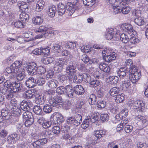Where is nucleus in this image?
I'll list each match as a JSON object with an SVG mask.
<instances>
[{
	"mask_svg": "<svg viewBox=\"0 0 148 148\" xmlns=\"http://www.w3.org/2000/svg\"><path fill=\"white\" fill-rule=\"evenodd\" d=\"M78 63L76 61H72L70 62L66 69V75L69 79H72L74 82L77 83H81L83 79V74H79L74 75L76 72V68L78 66Z\"/></svg>",
	"mask_w": 148,
	"mask_h": 148,
	"instance_id": "1",
	"label": "nucleus"
},
{
	"mask_svg": "<svg viewBox=\"0 0 148 148\" xmlns=\"http://www.w3.org/2000/svg\"><path fill=\"white\" fill-rule=\"evenodd\" d=\"M46 95L49 97L50 99L49 100V104L52 105L53 106H56L59 105L60 103L62 101V98L60 96L57 97L56 98L54 96L56 94L55 91L53 90H50L47 91L45 93Z\"/></svg>",
	"mask_w": 148,
	"mask_h": 148,
	"instance_id": "2",
	"label": "nucleus"
},
{
	"mask_svg": "<svg viewBox=\"0 0 148 148\" xmlns=\"http://www.w3.org/2000/svg\"><path fill=\"white\" fill-rule=\"evenodd\" d=\"M135 66L131 67L130 70L129 79L133 83H135L137 82L140 78L141 74L139 72H138Z\"/></svg>",
	"mask_w": 148,
	"mask_h": 148,
	"instance_id": "3",
	"label": "nucleus"
},
{
	"mask_svg": "<svg viewBox=\"0 0 148 148\" xmlns=\"http://www.w3.org/2000/svg\"><path fill=\"white\" fill-rule=\"evenodd\" d=\"M119 30L117 28H112L110 29L106 34L105 36L107 40H117L116 38L118 35Z\"/></svg>",
	"mask_w": 148,
	"mask_h": 148,
	"instance_id": "4",
	"label": "nucleus"
},
{
	"mask_svg": "<svg viewBox=\"0 0 148 148\" xmlns=\"http://www.w3.org/2000/svg\"><path fill=\"white\" fill-rule=\"evenodd\" d=\"M7 83V88H10L14 93L20 91L23 88V85L21 83L11 82L8 81Z\"/></svg>",
	"mask_w": 148,
	"mask_h": 148,
	"instance_id": "5",
	"label": "nucleus"
},
{
	"mask_svg": "<svg viewBox=\"0 0 148 148\" xmlns=\"http://www.w3.org/2000/svg\"><path fill=\"white\" fill-rule=\"evenodd\" d=\"M21 65V63L18 61H16L12 64L9 67L6 68L5 71L8 73H16L20 70V68Z\"/></svg>",
	"mask_w": 148,
	"mask_h": 148,
	"instance_id": "6",
	"label": "nucleus"
},
{
	"mask_svg": "<svg viewBox=\"0 0 148 148\" xmlns=\"http://www.w3.org/2000/svg\"><path fill=\"white\" fill-rule=\"evenodd\" d=\"M33 106L32 102L28 100L27 101L23 100L20 103V107L21 109L23 111H29Z\"/></svg>",
	"mask_w": 148,
	"mask_h": 148,
	"instance_id": "7",
	"label": "nucleus"
},
{
	"mask_svg": "<svg viewBox=\"0 0 148 148\" xmlns=\"http://www.w3.org/2000/svg\"><path fill=\"white\" fill-rule=\"evenodd\" d=\"M25 69H26V70L28 74L31 75H36L37 65L34 62L29 63L26 67L24 66Z\"/></svg>",
	"mask_w": 148,
	"mask_h": 148,
	"instance_id": "8",
	"label": "nucleus"
},
{
	"mask_svg": "<svg viewBox=\"0 0 148 148\" xmlns=\"http://www.w3.org/2000/svg\"><path fill=\"white\" fill-rule=\"evenodd\" d=\"M106 1L108 4H112V6L116 5L118 6L121 5H127L125 0H106Z\"/></svg>",
	"mask_w": 148,
	"mask_h": 148,
	"instance_id": "9",
	"label": "nucleus"
},
{
	"mask_svg": "<svg viewBox=\"0 0 148 148\" xmlns=\"http://www.w3.org/2000/svg\"><path fill=\"white\" fill-rule=\"evenodd\" d=\"M120 27L122 30L126 32L129 34L132 32L133 28L132 26L130 24L125 23L121 25Z\"/></svg>",
	"mask_w": 148,
	"mask_h": 148,
	"instance_id": "10",
	"label": "nucleus"
},
{
	"mask_svg": "<svg viewBox=\"0 0 148 148\" xmlns=\"http://www.w3.org/2000/svg\"><path fill=\"white\" fill-rule=\"evenodd\" d=\"M135 109L138 108L141 111H143L145 108V104L142 100H137L135 101L133 104Z\"/></svg>",
	"mask_w": 148,
	"mask_h": 148,
	"instance_id": "11",
	"label": "nucleus"
},
{
	"mask_svg": "<svg viewBox=\"0 0 148 148\" xmlns=\"http://www.w3.org/2000/svg\"><path fill=\"white\" fill-rule=\"evenodd\" d=\"M118 76L121 79L125 77H127L130 72L126 70L125 68H121L117 72Z\"/></svg>",
	"mask_w": 148,
	"mask_h": 148,
	"instance_id": "12",
	"label": "nucleus"
},
{
	"mask_svg": "<svg viewBox=\"0 0 148 148\" xmlns=\"http://www.w3.org/2000/svg\"><path fill=\"white\" fill-rule=\"evenodd\" d=\"M116 53L114 52H111L108 54L106 56L103 55V59L106 62H109L116 59Z\"/></svg>",
	"mask_w": 148,
	"mask_h": 148,
	"instance_id": "13",
	"label": "nucleus"
},
{
	"mask_svg": "<svg viewBox=\"0 0 148 148\" xmlns=\"http://www.w3.org/2000/svg\"><path fill=\"white\" fill-rule=\"evenodd\" d=\"M36 82V79L32 77H31L26 80L25 84L27 87L32 88L34 87Z\"/></svg>",
	"mask_w": 148,
	"mask_h": 148,
	"instance_id": "14",
	"label": "nucleus"
},
{
	"mask_svg": "<svg viewBox=\"0 0 148 148\" xmlns=\"http://www.w3.org/2000/svg\"><path fill=\"white\" fill-rule=\"evenodd\" d=\"M25 69L24 66H22L20 68V70L16 73V78L18 80H22L25 77Z\"/></svg>",
	"mask_w": 148,
	"mask_h": 148,
	"instance_id": "15",
	"label": "nucleus"
},
{
	"mask_svg": "<svg viewBox=\"0 0 148 148\" xmlns=\"http://www.w3.org/2000/svg\"><path fill=\"white\" fill-rule=\"evenodd\" d=\"M136 119L142 123V126L143 127L146 126L148 124V121L144 116H138L136 117Z\"/></svg>",
	"mask_w": 148,
	"mask_h": 148,
	"instance_id": "16",
	"label": "nucleus"
},
{
	"mask_svg": "<svg viewBox=\"0 0 148 148\" xmlns=\"http://www.w3.org/2000/svg\"><path fill=\"white\" fill-rule=\"evenodd\" d=\"M74 91L75 94L80 95L83 94L84 92L83 87L81 85H77L74 87Z\"/></svg>",
	"mask_w": 148,
	"mask_h": 148,
	"instance_id": "17",
	"label": "nucleus"
},
{
	"mask_svg": "<svg viewBox=\"0 0 148 148\" xmlns=\"http://www.w3.org/2000/svg\"><path fill=\"white\" fill-rule=\"evenodd\" d=\"M66 7L64 4L60 3L58 4V11L59 14L62 15L64 14L66 11Z\"/></svg>",
	"mask_w": 148,
	"mask_h": 148,
	"instance_id": "18",
	"label": "nucleus"
},
{
	"mask_svg": "<svg viewBox=\"0 0 148 148\" xmlns=\"http://www.w3.org/2000/svg\"><path fill=\"white\" fill-rule=\"evenodd\" d=\"M45 2L43 0H38L37 1L36 10L38 12L41 11L44 7Z\"/></svg>",
	"mask_w": 148,
	"mask_h": 148,
	"instance_id": "19",
	"label": "nucleus"
},
{
	"mask_svg": "<svg viewBox=\"0 0 148 148\" xmlns=\"http://www.w3.org/2000/svg\"><path fill=\"white\" fill-rule=\"evenodd\" d=\"M21 109L19 107L12 106L11 111L12 114H14L15 116H19L21 113Z\"/></svg>",
	"mask_w": 148,
	"mask_h": 148,
	"instance_id": "20",
	"label": "nucleus"
},
{
	"mask_svg": "<svg viewBox=\"0 0 148 148\" xmlns=\"http://www.w3.org/2000/svg\"><path fill=\"white\" fill-rule=\"evenodd\" d=\"M58 81L56 79H53L47 82L48 87L51 88H56L58 85Z\"/></svg>",
	"mask_w": 148,
	"mask_h": 148,
	"instance_id": "21",
	"label": "nucleus"
},
{
	"mask_svg": "<svg viewBox=\"0 0 148 148\" xmlns=\"http://www.w3.org/2000/svg\"><path fill=\"white\" fill-rule=\"evenodd\" d=\"M106 134L105 131L102 130H97L94 131L93 134L97 139L103 137Z\"/></svg>",
	"mask_w": 148,
	"mask_h": 148,
	"instance_id": "22",
	"label": "nucleus"
},
{
	"mask_svg": "<svg viewBox=\"0 0 148 148\" xmlns=\"http://www.w3.org/2000/svg\"><path fill=\"white\" fill-rule=\"evenodd\" d=\"M18 5L19 8V9L21 10V12H26V10L28 8V6L25 2H18Z\"/></svg>",
	"mask_w": 148,
	"mask_h": 148,
	"instance_id": "23",
	"label": "nucleus"
},
{
	"mask_svg": "<svg viewBox=\"0 0 148 148\" xmlns=\"http://www.w3.org/2000/svg\"><path fill=\"white\" fill-rule=\"evenodd\" d=\"M24 36L26 38L24 40L25 41L29 42L33 40L34 39L33 33L32 32H25L24 33Z\"/></svg>",
	"mask_w": 148,
	"mask_h": 148,
	"instance_id": "24",
	"label": "nucleus"
},
{
	"mask_svg": "<svg viewBox=\"0 0 148 148\" xmlns=\"http://www.w3.org/2000/svg\"><path fill=\"white\" fill-rule=\"evenodd\" d=\"M90 123H95L98 121V117L97 113H94L91 116H87L86 117Z\"/></svg>",
	"mask_w": 148,
	"mask_h": 148,
	"instance_id": "25",
	"label": "nucleus"
},
{
	"mask_svg": "<svg viewBox=\"0 0 148 148\" xmlns=\"http://www.w3.org/2000/svg\"><path fill=\"white\" fill-rule=\"evenodd\" d=\"M56 12V8L55 6L53 5L49 7L47 13L49 16L52 18L55 16Z\"/></svg>",
	"mask_w": 148,
	"mask_h": 148,
	"instance_id": "26",
	"label": "nucleus"
},
{
	"mask_svg": "<svg viewBox=\"0 0 148 148\" xmlns=\"http://www.w3.org/2000/svg\"><path fill=\"white\" fill-rule=\"evenodd\" d=\"M66 8L68 11L69 12V14L71 15L75 11L74 4L70 2L68 3L66 5Z\"/></svg>",
	"mask_w": 148,
	"mask_h": 148,
	"instance_id": "27",
	"label": "nucleus"
},
{
	"mask_svg": "<svg viewBox=\"0 0 148 148\" xmlns=\"http://www.w3.org/2000/svg\"><path fill=\"white\" fill-rule=\"evenodd\" d=\"M11 114L8 110H3L1 111V115L4 118V119L8 120L11 118Z\"/></svg>",
	"mask_w": 148,
	"mask_h": 148,
	"instance_id": "28",
	"label": "nucleus"
},
{
	"mask_svg": "<svg viewBox=\"0 0 148 148\" xmlns=\"http://www.w3.org/2000/svg\"><path fill=\"white\" fill-rule=\"evenodd\" d=\"M43 95H37L36 96L35 99L36 103L37 104L41 105L44 102Z\"/></svg>",
	"mask_w": 148,
	"mask_h": 148,
	"instance_id": "29",
	"label": "nucleus"
},
{
	"mask_svg": "<svg viewBox=\"0 0 148 148\" xmlns=\"http://www.w3.org/2000/svg\"><path fill=\"white\" fill-rule=\"evenodd\" d=\"M43 19L40 16H36L32 19V22L35 25H39L43 22Z\"/></svg>",
	"mask_w": 148,
	"mask_h": 148,
	"instance_id": "30",
	"label": "nucleus"
},
{
	"mask_svg": "<svg viewBox=\"0 0 148 148\" xmlns=\"http://www.w3.org/2000/svg\"><path fill=\"white\" fill-rule=\"evenodd\" d=\"M99 68L101 71L105 72H109L110 70L109 66L104 63H101L99 65Z\"/></svg>",
	"mask_w": 148,
	"mask_h": 148,
	"instance_id": "31",
	"label": "nucleus"
},
{
	"mask_svg": "<svg viewBox=\"0 0 148 148\" xmlns=\"http://www.w3.org/2000/svg\"><path fill=\"white\" fill-rule=\"evenodd\" d=\"M120 89L118 87H115L111 89L109 91L110 94L112 96H116L119 93Z\"/></svg>",
	"mask_w": 148,
	"mask_h": 148,
	"instance_id": "32",
	"label": "nucleus"
},
{
	"mask_svg": "<svg viewBox=\"0 0 148 148\" xmlns=\"http://www.w3.org/2000/svg\"><path fill=\"white\" fill-rule=\"evenodd\" d=\"M74 8L75 11L76 10V11H78V15H81L83 12L81 3L78 2L76 3L75 5L74 4Z\"/></svg>",
	"mask_w": 148,
	"mask_h": 148,
	"instance_id": "33",
	"label": "nucleus"
},
{
	"mask_svg": "<svg viewBox=\"0 0 148 148\" xmlns=\"http://www.w3.org/2000/svg\"><path fill=\"white\" fill-rule=\"evenodd\" d=\"M130 85V81L126 80L123 81L121 86L122 89L124 90H127Z\"/></svg>",
	"mask_w": 148,
	"mask_h": 148,
	"instance_id": "34",
	"label": "nucleus"
},
{
	"mask_svg": "<svg viewBox=\"0 0 148 148\" xmlns=\"http://www.w3.org/2000/svg\"><path fill=\"white\" fill-rule=\"evenodd\" d=\"M23 114V117L24 119H34L32 113L28 111H25Z\"/></svg>",
	"mask_w": 148,
	"mask_h": 148,
	"instance_id": "35",
	"label": "nucleus"
},
{
	"mask_svg": "<svg viewBox=\"0 0 148 148\" xmlns=\"http://www.w3.org/2000/svg\"><path fill=\"white\" fill-rule=\"evenodd\" d=\"M34 94L32 90H29L25 91L23 94V96L25 98L30 99L32 98Z\"/></svg>",
	"mask_w": 148,
	"mask_h": 148,
	"instance_id": "36",
	"label": "nucleus"
},
{
	"mask_svg": "<svg viewBox=\"0 0 148 148\" xmlns=\"http://www.w3.org/2000/svg\"><path fill=\"white\" fill-rule=\"evenodd\" d=\"M54 60V59L52 57H46L41 59V61L45 64H48L52 63Z\"/></svg>",
	"mask_w": 148,
	"mask_h": 148,
	"instance_id": "37",
	"label": "nucleus"
},
{
	"mask_svg": "<svg viewBox=\"0 0 148 148\" xmlns=\"http://www.w3.org/2000/svg\"><path fill=\"white\" fill-rule=\"evenodd\" d=\"M124 95L122 93L117 95L115 98V102L117 103L122 102L124 99Z\"/></svg>",
	"mask_w": 148,
	"mask_h": 148,
	"instance_id": "38",
	"label": "nucleus"
},
{
	"mask_svg": "<svg viewBox=\"0 0 148 148\" xmlns=\"http://www.w3.org/2000/svg\"><path fill=\"white\" fill-rule=\"evenodd\" d=\"M65 43V46L67 49H73L76 47V42H66Z\"/></svg>",
	"mask_w": 148,
	"mask_h": 148,
	"instance_id": "39",
	"label": "nucleus"
},
{
	"mask_svg": "<svg viewBox=\"0 0 148 148\" xmlns=\"http://www.w3.org/2000/svg\"><path fill=\"white\" fill-rule=\"evenodd\" d=\"M33 111L35 114L37 115H41L43 112L42 108L38 106H34L33 108Z\"/></svg>",
	"mask_w": 148,
	"mask_h": 148,
	"instance_id": "40",
	"label": "nucleus"
},
{
	"mask_svg": "<svg viewBox=\"0 0 148 148\" xmlns=\"http://www.w3.org/2000/svg\"><path fill=\"white\" fill-rule=\"evenodd\" d=\"M55 116L56 118L55 119L58 124H60L64 121V119L61 114L57 113Z\"/></svg>",
	"mask_w": 148,
	"mask_h": 148,
	"instance_id": "41",
	"label": "nucleus"
},
{
	"mask_svg": "<svg viewBox=\"0 0 148 148\" xmlns=\"http://www.w3.org/2000/svg\"><path fill=\"white\" fill-rule=\"evenodd\" d=\"M66 86H60L58 87L56 89V92L59 94H65L66 93Z\"/></svg>",
	"mask_w": 148,
	"mask_h": 148,
	"instance_id": "42",
	"label": "nucleus"
},
{
	"mask_svg": "<svg viewBox=\"0 0 148 148\" xmlns=\"http://www.w3.org/2000/svg\"><path fill=\"white\" fill-rule=\"evenodd\" d=\"M134 22L138 26L143 25L145 22L144 19L140 17L136 18H135Z\"/></svg>",
	"mask_w": 148,
	"mask_h": 148,
	"instance_id": "43",
	"label": "nucleus"
},
{
	"mask_svg": "<svg viewBox=\"0 0 148 148\" xmlns=\"http://www.w3.org/2000/svg\"><path fill=\"white\" fill-rule=\"evenodd\" d=\"M44 38H48L56 34L55 31H54L49 30L48 29L46 31L44 34H43Z\"/></svg>",
	"mask_w": 148,
	"mask_h": 148,
	"instance_id": "44",
	"label": "nucleus"
},
{
	"mask_svg": "<svg viewBox=\"0 0 148 148\" xmlns=\"http://www.w3.org/2000/svg\"><path fill=\"white\" fill-rule=\"evenodd\" d=\"M75 125L78 126L79 125L82 121V116L80 114L76 115L74 117Z\"/></svg>",
	"mask_w": 148,
	"mask_h": 148,
	"instance_id": "45",
	"label": "nucleus"
},
{
	"mask_svg": "<svg viewBox=\"0 0 148 148\" xmlns=\"http://www.w3.org/2000/svg\"><path fill=\"white\" fill-rule=\"evenodd\" d=\"M19 17L22 21H26L28 20L29 15L26 14L25 12H22L19 15Z\"/></svg>",
	"mask_w": 148,
	"mask_h": 148,
	"instance_id": "46",
	"label": "nucleus"
},
{
	"mask_svg": "<svg viewBox=\"0 0 148 148\" xmlns=\"http://www.w3.org/2000/svg\"><path fill=\"white\" fill-rule=\"evenodd\" d=\"M50 104H46L44 105L43 110L44 111L47 113H50L52 110V107Z\"/></svg>",
	"mask_w": 148,
	"mask_h": 148,
	"instance_id": "47",
	"label": "nucleus"
},
{
	"mask_svg": "<svg viewBox=\"0 0 148 148\" xmlns=\"http://www.w3.org/2000/svg\"><path fill=\"white\" fill-rule=\"evenodd\" d=\"M83 3L84 5L91 7L95 3V0H83Z\"/></svg>",
	"mask_w": 148,
	"mask_h": 148,
	"instance_id": "48",
	"label": "nucleus"
},
{
	"mask_svg": "<svg viewBox=\"0 0 148 148\" xmlns=\"http://www.w3.org/2000/svg\"><path fill=\"white\" fill-rule=\"evenodd\" d=\"M56 62L58 64H60L63 67L64 65H66L68 64L67 60L63 58H60L57 59Z\"/></svg>",
	"mask_w": 148,
	"mask_h": 148,
	"instance_id": "49",
	"label": "nucleus"
},
{
	"mask_svg": "<svg viewBox=\"0 0 148 148\" xmlns=\"http://www.w3.org/2000/svg\"><path fill=\"white\" fill-rule=\"evenodd\" d=\"M120 38L122 42L125 43H127L129 40L128 36L124 34H122L121 35Z\"/></svg>",
	"mask_w": 148,
	"mask_h": 148,
	"instance_id": "50",
	"label": "nucleus"
},
{
	"mask_svg": "<svg viewBox=\"0 0 148 148\" xmlns=\"http://www.w3.org/2000/svg\"><path fill=\"white\" fill-rule=\"evenodd\" d=\"M96 96L94 94L91 95L88 100L89 103L91 105L95 104L96 101Z\"/></svg>",
	"mask_w": 148,
	"mask_h": 148,
	"instance_id": "51",
	"label": "nucleus"
},
{
	"mask_svg": "<svg viewBox=\"0 0 148 148\" xmlns=\"http://www.w3.org/2000/svg\"><path fill=\"white\" fill-rule=\"evenodd\" d=\"M13 24L16 28H21L24 27V24L22 22L18 21L13 23Z\"/></svg>",
	"mask_w": 148,
	"mask_h": 148,
	"instance_id": "52",
	"label": "nucleus"
},
{
	"mask_svg": "<svg viewBox=\"0 0 148 148\" xmlns=\"http://www.w3.org/2000/svg\"><path fill=\"white\" fill-rule=\"evenodd\" d=\"M37 69L36 71V74H44L46 71L45 68L42 66H40L38 67L37 66Z\"/></svg>",
	"mask_w": 148,
	"mask_h": 148,
	"instance_id": "53",
	"label": "nucleus"
},
{
	"mask_svg": "<svg viewBox=\"0 0 148 148\" xmlns=\"http://www.w3.org/2000/svg\"><path fill=\"white\" fill-rule=\"evenodd\" d=\"M119 78L116 76H112L109 77V80L111 84H116L118 81Z\"/></svg>",
	"mask_w": 148,
	"mask_h": 148,
	"instance_id": "54",
	"label": "nucleus"
},
{
	"mask_svg": "<svg viewBox=\"0 0 148 148\" xmlns=\"http://www.w3.org/2000/svg\"><path fill=\"white\" fill-rule=\"evenodd\" d=\"M90 124V123L86 118L83 122L82 123L81 125V127L82 128L85 129L87 128L89 126V124Z\"/></svg>",
	"mask_w": 148,
	"mask_h": 148,
	"instance_id": "55",
	"label": "nucleus"
},
{
	"mask_svg": "<svg viewBox=\"0 0 148 148\" xmlns=\"http://www.w3.org/2000/svg\"><path fill=\"white\" fill-rule=\"evenodd\" d=\"M63 69V66H61L60 64H58L56 62L55 64V66L54 68V69L55 71H56V72H61Z\"/></svg>",
	"mask_w": 148,
	"mask_h": 148,
	"instance_id": "56",
	"label": "nucleus"
},
{
	"mask_svg": "<svg viewBox=\"0 0 148 148\" xmlns=\"http://www.w3.org/2000/svg\"><path fill=\"white\" fill-rule=\"evenodd\" d=\"M14 92L12 91L10 89V90H8L6 94V98L8 100H10L11 99L13 98L14 96L13 94Z\"/></svg>",
	"mask_w": 148,
	"mask_h": 148,
	"instance_id": "57",
	"label": "nucleus"
},
{
	"mask_svg": "<svg viewBox=\"0 0 148 148\" xmlns=\"http://www.w3.org/2000/svg\"><path fill=\"white\" fill-rule=\"evenodd\" d=\"M49 28L48 27L45 26H40L38 29H36V32H46Z\"/></svg>",
	"mask_w": 148,
	"mask_h": 148,
	"instance_id": "58",
	"label": "nucleus"
},
{
	"mask_svg": "<svg viewBox=\"0 0 148 148\" xmlns=\"http://www.w3.org/2000/svg\"><path fill=\"white\" fill-rule=\"evenodd\" d=\"M106 105V102L102 100L99 101L97 103V107L99 108H102L105 107Z\"/></svg>",
	"mask_w": 148,
	"mask_h": 148,
	"instance_id": "59",
	"label": "nucleus"
},
{
	"mask_svg": "<svg viewBox=\"0 0 148 148\" xmlns=\"http://www.w3.org/2000/svg\"><path fill=\"white\" fill-rule=\"evenodd\" d=\"M133 130V127L132 126L129 125H125L124 128V130L125 132L127 133H129L131 132Z\"/></svg>",
	"mask_w": 148,
	"mask_h": 148,
	"instance_id": "60",
	"label": "nucleus"
},
{
	"mask_svg": "<svg viewBox=\"0 0 148 148\" xmlns=\"http://www.w3.org/2000/svg\"><path fill=\"white\" fill-rule=\"evenodd\" d=\"M123 118L125 117L128 114V110L126 109H123L119 113Z\"/></svg>",
	"mask_w": 148,
	"mask_h": 148,
	"instance_id": "61",
	"label": "nucleus"
},
{
	"mask_svg": "<svg viewBox=\"0 0 148 148\" xmlns=\"http://www.w3.org/2000/svg\"><path fill=\"white\" fill-rule=\"evenodd\" d=\"M130 8L128 7L124 6L121 9V12L124 14H128L130 11Z\"/></svg>",
	"mask_w": 148,
	"mask_h": 148,
	"instance_id": "62",
	"label": "nucleus"
},
{
	"mask_svg": "<svg viewBox=\"0 0 148 148\" xmlns=\"http://www.w3.org/2000/svg\"><path fill=\"white\" fill-rule=\"evenodd\" d=\"M100 119L103 122H106L108 120V115L107 114H101L100 116Z\"/></svg>",
	"mask_w": 148,
	"mask_h": 148,
	"instance_id": "63",
	"label": "nucleus"
},
{
	"mask_svg": "<svg viewBox=\"0 0 148 148\" xmlns=\"http://www.w3.org/2000/svg\"><path fill=\"white\" fill-rule=\"evenodd\" d=\"M51 122L50 121L45 120L44 123L42 125L43 127L45 129H47L50 127L51 125Z\"/></svg>",
	"mask_w": 148,
	"mask_h": 148,
	"instance_id": "64",
	"label": "nucleus"
}]
</instances>
